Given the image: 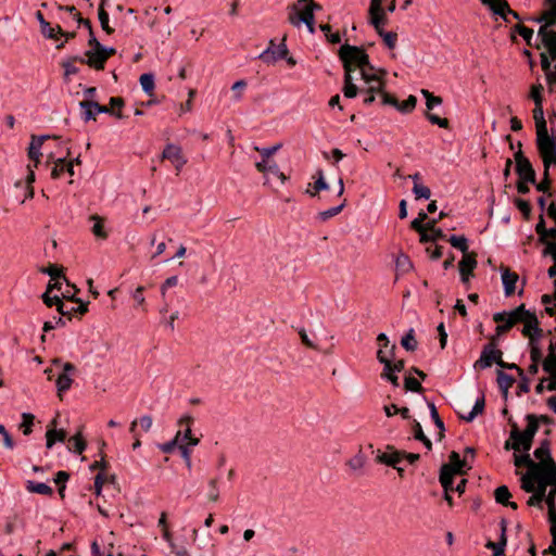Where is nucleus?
I'll return each mask as SVG.
<instances>
[{
    "instance_id": "nucleus-36",
    "label": "nucleus",
    "mask_w": 556,
    "mask_h": 556,
    "mask_svg": "<svg viewBox=\"0 0 556 556\" xmlns=\"http://www.w3.org/2000/svg\"><path fill=\"white\" fill-rule=\"evenodd\" d=\"M98 18L103 31L108 35H112L114 33V28L110 26L109 23V13L104 9V4L100 3L98 8Z\"/></svg>"
},
{
    "instance_id": "nucleus-39",
    "label": "nucleus",
    "mask_w": 556,
    "mask_h": 556,
    "mask_svg": "<svg viewBox=\"0 0 556 556\" xmlns=\"http://www.w3.org/2000/svg\"><path fill=\"white\" fill-rule=\"evenodd\" d=\"M515 466L516 467H521V466H527L528 467V470H536V469H541L542 467L539 466V464L534 463L529 454H525V455H515Z\"/></svg>"
},
{
    "instance_id": "nucleus-35",
    "label": "nucleus",
    "mask_w": 556,
    "mask_h": 556,
    "mask_svg": "<svg viewBox=\"0 0 556 556\" xmlns=\"http://www.w3.org/2000/svg\"><path fill=\"white\" fill-rule=\"evenodd\" d=\"M378 460L388 466L396 468V465L402 460V452L382 453L378 456Z\"/></svg>"
},
{
    "instance_id": "nucleus-15",
    "label": "nucleus",
    "mask_w": 556,
    "mask_h": 556,
    "mask_svg": "<svg viewBox=\"0 0 556 556\" xmlns=\"http://www.w3.org/2000/svg\"><path fill=\"white\" fill-rule=\"evenodd\" d=\"M534 456L540 460V467L546 468L547 470L551 466L556 473V464L551 456L549 442L547 440L542 441L540 446L535 448Z\"/></svg>"
},
{
    "instance_id": "nucleus-50",
    "label": "nucleus",
    "mask_w": 556,
    "mask_h": 556,
    "mask_svg": "<svg viewBox=\"0 0 556 556\" xmlns=\"http://www.w3.org/2000/svg\"><path fill=\"white\" fill-rule=\"evenodd\" d=\"M87 103H96V102L94 101H90V100H85V101H81L79 103L80 108L84 110L83 118H84L85 122H88V121H91V119L94 121L98 112H96L94 108L87 106L86 105Z\"/></svg>"
},
{
    "instance_id": "nucleus-3",
    "label": "nucleus",
    "mask_w": 556,
    "mask_h": 556,
    "mask_svg": "<svg viewBox=\"0 0 556 556\" xmlns=\"http://www.w3.org/2000/svg\"><path fill=\"white\" fill-rule=\"evenodd\" d=\"M359 71L365 86L358 88V92L364 94V104L369 105L376 99L375 92L382 91V89L386 88L384 77L387 71L372 66L369 61L368 64L364 65Z\"/></svg>"
},
{
    "instance_id": "nucleus-22",
    "label": "nucleus",
    "mask_w": 556,
    "mask_h": 556,
    "mask_svg": "<svg viewBox=\"0 0 556 556\" xmlns=\"http://www.w3.org/2000/svg\"><path fill=\"white\" fill-rule=\"evenodd\" d=\"M87 60H85V63L88 64L90 67L94 70H103L106 59L102 51V48L90 50L86 52Z\"/></svg>"
},
{
    "instance_id": "nucleus-7",
    "label": "nucleus",
    "mask_w": 556,
    "mask_h": 556,
    "mask_svg": "<svg viewBox=\"0 0 556 556\" xmlns=\"http://www.w3.org/2000/svg\"><path fill=\"white\" fill-rule=\"evenodd\" d=\"M52 365L61 369L55 380V386L58 395L60 399H62V394L71 389L74 381L73 378L77 372V368L74 364L70 362H62L60 358H54L52 361Z\"/></svg>"
},
{
    "instance_id": "nucleus-62",
    "label": "nucleus",
    "mask_w": 556,
    "mask_h": 556,
    "mask_svg": "<svg viewBox=\"0 0 556 556\" xmlns=\"http://www.w3.org/2000/svg\"><path fill=\"white\" fill-rule=\"evenodd\" d=\"M404 387L407 391H412V392H421L422 391L421 383L414 377H406L404 380Z\"/></svg>"
},
{
    "instance_id": "nucleus-4",
    "label": "nucleus",
    "mask_w": 556,
    "mask_h": 556,
    "mask_svg": "<svg viewBox=\"0 0 556 556\" xmlns=\"http://www.w3.org/2000/svg\"><path fill=\"white\" fill-rule=\"evenodd\" d=\"M316 9H320V7L314 0H298L289 8L288 20L293 26H300L301 23H304L309 33L313 34L315 31L314 10Z\"/></svg>"
},
{
    "instance_id": "nucleus-49",
    "label": "nucleus",
    "mask_w": 556,
    "mask_h": 556,
    "mask_svg": "<svg viewBox=\"0 0 556 556\" xmlns=\"http://www.w3.org/2000/svg\"><path fill=\"white\" fill-rule=\"evenodd\" d=\"M35 416L30 413L22 414V424L21 428L25 435H29L31 433V427L34 425Z\"/></svg>"
},
{
    "instance_id": "nucleus-42",
    "label": "nucleus",
    "mask_w": 556,
    "mask_h": 556,
    "mask_svg": "<svg viewBox=\"0 0 556 556\" xmlns=\"http://www.w3.org/2000/svg\"><path fill=\"white\" fill-rule=\"evenodd\" d=\"M412 228L419 232L420 235V242H430L435 241V237H429L428 232H426V227L424 223H421L418 219H414L410 224Z\"/></svg>"
},
{
    "instance_id": "nucleus-28",
    "label": "nucleus",
    "mask_w": 556,
    "mask_h": 556,
    "mask_svg": "<svg viewBox=\"0 0 556 556\" xmlns=\"http://www.w3.org/2000/svg\"><path fill=\"white\" fill-rule=\"evenodd\" d=\"M193 419L191 416H184L179 419V426L180 427H186L184 432L181 431V434H184V438L182 440H188V445L190 446H195L198 445L199 443V439L197 438H193L191 435V424H192Z\"/></svg>"
},
{
    "instance_id": "nucleus-45",
    "label": "nucleus",
    "mask_w": 556,
    "mask_h": 556,
    "mask_svg": "<svg viewBox=\"0 0 556 556\" xmlns=\"http://www.w3.org/2000/svg\"><path fill=\"white\" fill-rule=\"evenodd\" d=\"M450 462L448 464H445L444 466H452L454 471L458 475L463 473V467L465 465V460L460 459V456L457 452H452L448 457Z\"/></svg>"
},
{
    "instance_id": "nucleus-26",
    "label": "nucleus",
    "mask_w": 556,
    "mask_h": 556,
    "mask_svg": "<svg viewBox=\"0 0 556 556\" xmlns=\"http://www.w3.org/2000/svg\"><path fill=\"white\" fill-rule=\"evenodd\" d=\"M495 501L503 506H508L513 509H517V504L515 502H510L509 498L511 494L506 485H501L494 491Z\"/></svg>"
},
{
    "instance_id": "nucleus-6",
    "label": "nucleus",
    "mask_w": 556,
    "mask_h": 556,
    "mask_svg": "<svg viewBox=\"0 0 556 556\" xmlns=\"http://www.w3.org/2000/svg\"><path fill=\"white\" fill-rule=\"evenodd\" d=\"M526 314V307L523 304L519 305L509 312H498L493 315V320L497 324L495 328L496 336H502L508 332L514 326L522 320V316Z\"/></svg>"
},
{
    "instance_id": "nucleus-10",
    "label": "nucleus",
    "mask_w": 556,
    "mask_h": 556,
    "mask_svg": "<svg viewBox=\"0 0 556 556\" xmlns=\"http://www.w3.org/2000/svg\"><path fill=\"white\" fill-rule=\"evenodd\" d=\"M533 440L530 437H525V433L519 430L517 424H513L509 440L505 443L506 450H514L516 452H528L532 446Z\"/></svg>"
},
{
    "instance_id": "nucleus-30",
    "label": "nucleus",
    "mask_w": 556,
    "mask_h": 556,
    "mask_svg": "<svg viewBox=\"0 0 556 556\" xmlns=\"http://www.w3.org/2000/svg\"><path fill=\"white\" fill-rule=\"evenodd\" d=\"M27 170H28V174L26 176V181H25V186H24V197L21 200L22 204L25 203L26 200L33 199L34 194H35L33 184L35 182L36 176H35V172L31 168L30 164L27 165Z\"/></svg>"
},
{
    "instance_id": "nucleus-21",
    "label": "nucleus",
    "mask_w": 556,
    "mask_h": 556,
    "mask_svg": "<svg viewBox=\"0 0 556 556\" xmlns=\"http://www.w3.org/2000/svg\"><path fill=\"white\" fill-rule=\"evenodd\" d=\"M549 483L551 478L539 483V485L535 486V490L531 492L532 495L529 497L527 504L529 506H539L542 508V503L546 498V488L548 486Z\"/></svg>"
},
{
    "instance_id": "nucleus-61",
    "label": "nucleus",
    "mask_w": 556,
    "mask_h": 556,
    "mask_svg": "<svg viewBox=\"0 0 556 556\" xmlns=\"http://www.w3.org/2000/svg\"><path fill=\"white\" fill-rule=\"evenodd\" d=\"M76 303L78 304L77 306L67 307L65 305V309L67 311L65 316H68V318H71V316L73 314L84 315L85 313H87V311H88V304L87 303H84L80 300H79V302H76Z\"/></svg>"
},
{
    "instance_id": "nucleus-25",
    "label": "nucleus",
    "mask_w": 556,
    "mask_h": 556,
    "mask_svg": "<svg viewBox=\"0 0 556 556\" xmlns=\"http://www.w3.org/2000/svg\"><path fill=\"white\" fill-rule=\"evenodd\" d=\"M457 475L452 466H442L440 470V483L444 491H453V479Z\"/></svg>"
},
{
    "instance_id": "nucleus-5",
    "label": "nucleus",
    "mask_w": 556,
    "mask_h": 556,
    "mask_svg": "<svg viewBox=\"0 0 556 556\" xmlns=\"http://www.w3.org/2000/svg\"><path fill=\"white\" fill-rule=\"evenodd\" d=\"M395 350L396 345L391 344L390 355H386V352L379 349L377 351V359L383 365L381 378L391 382L393 387H399V377L396 374L404 369V361L395 359Z\"/></svg>"
},
{
    "instance_id": "nucleus-19",
    "label": "nucleus",
    "mask_w": 556,
    "mask_h": 556,
    "mask_svg": "<svg viewBox=\"0 0 556 556\" xmlns=\"http://www.w3.org/2000/svg\"><path fill=\"white\" fill-rule=\"evenodd\" d=\"M48 138H49V136H40V137L31 136V140H30V143L28 147L27 154H28L29 160L34 162V164L30 165L34 170H35V168L38 167V164L40 163V157L42 155L40 150L43 144V141Z\"/></svg>"
},
{
    "instance_id": "nucleus-1",
    "label": "nucleus",
    "mask_w": 556,
    "mask_h": 556,
    "mask_svg": "<svg viewBox=\"0 0 556 556\" xmlns=\"http://www.w3.org/2000/svg\"><path fill=\"white\" fill-rule=\"evenodd\" d=\"M339 58L344 68L343 94L349 99L355 98L358 93V87L353 83L352 73L356 68L361 70L364 65H367L369 56L362 47L345 43L340 47Z\"/></svg>"
},
{
    "instance_id": "nucleus-54",
    "label": "nucleus",
    "mask_w": 556,
    "mask_h": 556,
    "mask_svg": "<svg viewBox=\"0 0 556 556\" xmlns=\"http://www.w3.org/2000/svg\"><path fill=\"white\" fill-rule=\"evenodd\" d=\"M428 406H429V409H430L431 418H432L434 425L439 428L440 435L443 437L444 422L440 418L435 405L433 403H429Z\"/></svg>"
},
{
    "instance_id": "nucleus-16",
    "label": "nucleus",
    "mask_w": 556,
    "mask_h": 556,
    "mask_svg": "<svg viewBox=\"0 0 556 556\" xmlns=\"http://www.w3.org/2000/svg\"><path fill=\"white\" fill-rule=\"evenodd\" d=\"M80 164L79 157H76L71 161H66L65 157H60L54 161V166L51 170V177L53 179L60 178L64 173H67L70 176L74 175V164Z\"/></svg>"
},
{
    "instance_id": "nucleus-8",
    "label": "nucleus",
    "mask_w": 556,
    "mask_h": 556,
    "mask_svg": "<svg viewBox=\"0 0 556 556\" xmlns=\"http://www.w3.org/2000/svg\"><path fill=\"white\" fill-rule=\"evenodd\" d=\"M543 17L544 11H542L539 16L533 17L532 21L542 24L538 36L541 38L543 46L546 48L552 59H556V31L551 28V26L556 24V18L549 22Z\"/></svg>"
},
{
    "instance_id": "nucleus-40",
    "label": "nucleus",
    "mask_w": 556,
    "mask_h": 556,
    "mask_svg": "<svg viewBox=\"0 0 556 556\" xmlns=\"http://www.w3.org/2000/svg\"><path fill=\"white\" fill-rule=\"evenodd\" d=\"M526 418H527L528 425L522 432L525 433V437H530L533 440L535 433L539 430L538 417L535 415L529 414V415H527Z\"/></svg>"
},
{
    "instance_id": "nucleus-51",
    "label": "nucleus",
    "mask_w": 556,
    "mask_h": 556,
    "mask_svg": "<svg viewBox=\"0 0 556 556\" xmlns=\"http://www.w3.org/2000/svg\"><path fill=\"white\" fill-rule=\"evenodd\" d=\"M416 103H417L416 97L410 94L403 102H401V103L399 102L397 110L402 113L412 112L415 109Z\"/></svg>"
},
{
    "instance_id": "nucleus-63",
    "label": "nucleus",
    "mask_w": 556,
    "mask_h": 556,
    "mask_svg": "<svg viewBox=\"0 0 556 556\" xmlns=\"http://www.w3.org/2000/svg\"><path fill=\"white\" fill-rule=\"evenodd\" d=\"M515 30L525 39V41L530 45V41L533 37V29L522 25V24H517L515 26Z\"/></svg>"
},
{
    "instance_id": "nucleus-46",
    "label": "nucleus",
    "mask_w": 556,
    "mask_h": 556,
    "mask_svg": "<svg viewBox=\"0 0 556 556\" xmlns=\"http://www.w3.org/2000/svg\"><path fill=\"white\" fill-rule=\"evenodd\" d=\"M542 11H544V20L552 22L556 18V0H544Z\"/></svg>"
},
{
    "instance_id": "nucleus-37",
    "label": "nucleus",
    "mask_w": 556,
    "mask_h": 556,
    "mask_svg": "<svg viewBox=\"0 0 556 556\" xmlns=\"http://www.w3.org/2000/svg\"><path fill=\"white\" fill-rule=\"evenodd\" d=\"M514 383L515 378L513 376L507 375L501 370L497 372V384L505 395L508 393V390L514 386Z\"/></svg>"
},
{
    "instance_id": "nucleus-29",
    "label": "nucleus",
    "mask_w": 556,
    "mask_h": 556,
    "mask_svg": "<svg viewBox=\"0 0 556 556\" xmlns=\"http://www.w3.org/2000/svg\"><path fill=\"white\" fill-rule=\"evenodd\" d=\"M25 488L29 493H36L48 496H51L53 494L52 488L43 482L28 480L26 481Z\"/></svg>"
},
{
    "instance_id": "nucleus-27",
    "label": "nucleus",
    "mask_w": 556,
    "mask_h": 556,
    "mask_svg": "<svg viewBox=\"0 0 556 556\" xmlns=\"http://www.w3.org/2000/svg\"><path fill=\"white\" fill-rule=\"evenodd\" d=\"M489 8L494 14L500 15L505 20L507 14L513 15L515 18H519L518 14L509 8L506 0H497L489 5Z\"/></svg>"
},
{
    "instance_id": "nucleus-57",
    "label": "nucleus",
    "mask_w": 556,
    "mask_h": 556,
    "mask_svg": "<svg viewBox=\"0 0 556 556\" xmlns=\"http://www.w3.org/2000/svg\"><path fill=\"white\" fill-rule=\"evenodd\" d=\"M413 192L416 199H426L428 200L431 197V190L421 184H415L413 187Z\"/></svg>"
},
{
    "instance_id": "nucleus-59",
    "label": "nucleus",
    "mask_w": 556,
    "mask_h": 556,
    "mask_svg": "<svg viewBox=\"0 0 556 556\" xmlns=\"http://www.w3.org/2000/svg\"><path fill=\"white\" fill-rule=\"evenodd\" d=\"M344 206H345V200H343L342 203L339 204L338 206H334V207H331V208L326 210L324 212H320L319 213V218L321 220H327V219L338 215L343 210Z\"/></svg>"
},
{
    "instance_id": "nucleus-18",
    "label": "nucleus",
    "mask_w": 556,
    "mask_h": 556,
    "mask_svg": "<svg viewBox=\"0 0 556 556\" xmlns=\"http://www.w3.org/2000/svg\"><path fill=\"white\" fill-rule=\"evenodd\" d=\"M370 23L374 25L377 33L383 30V25L387 21L382 7L378 0H371L369 7Z\"/></svg>"
},
{
    "instance_id": "nucleus-64",
    "label": "nucleus",
    "mask_w": 556,
    "mask_h": 556,
    "mask_svg": "<svg viewBox=\"0 0 556 556\" xmlns=\"http://www.w3.org/2000/svg\"><path fill=\"white\" fill-rule=\"evenodd\" d=\"M426 117L428 118V121L433 124V125H438L439 127L441 128H447L448 125H450V122L447 118L445 117H440L435 114H432V113H427L426 114Z\"/></svg>"
},
{
    "instance_id": "nucleus-33",
    "label": "nucleus",
    "mask_w": 556,
    "mask_h": 556,
    "mask_svg": "<svg viewBox=\"0 0 556 556\" xmlns=\"http://www.w3.org/2000/svg\"><path fill=\"white\" fill-rule=\"evenodd\" d=\"M47 447L51 448L55 442H64L66 439V432L63 429H48L46 433Z\"/></svg>"
},
{
    "instance_id": "nucleus-53",
    "label": "nucleus",
    "mask_w": 556,
    "mask_h": 556,
    "mask_svg": "<svg viewBox=\"0 0 556 556\" xmlns=\"http://www.w3.org/2000/svg\"><path fill=\"white\" fill-rule=\"evenodd\" d=\"M42 271L48 274L51 277V280H56V279L62 278L66 281V278L63 275V268L59 267L58 265L51 264L47 268H45Z\"/></svg>"
},
{
    "instance_id": "nucleus-34",
    "label": "nucleus",
    "mask_w": 556,
    "mask_h": 556,
    "mask_svg": "<svg viewBox=\"0 0 556 556\" xmlns=\"http://www.w3.org/2000/svg\"><path fill=\"white\" fill-rule=\"evenodd\" d=\"M90 220L93 222L92 226V233L102 240H105L108 238V232L104 229V219L99 215H91Z\"/></svg>"
},
{
    "instance_id": "nucleus-47",
    "label": "nucleus",
    "mask_w": 556,
    "mask_h": 556,
    "mask_svg": "<svg viewBox=\"0 0 556 556\" xmlns=\"http://www.w3.org/2000/svg\"><path fill=\"white\" fill-rule=\"evenodd\" d=\"M421 94L426 99V106L428 110H432L435 105L442 104V98L439 96H434L427 89H421Z\"/></svg>"
},
{
    "instance_id": "nucleus-52",
    "label": "nucleus",
    "mask_w": 556,
    "mask_h": 556,
    "mask_svg": "<svg viewBox=\"0 0 556 556\" xmlns=\"http://www.w3.org/2000/svg\"><path fill=\"white\" fill-rule=\"evenodd\" d=\"M378 34H379V36L382 37L384 45L389 49L392 50V49L395 48L396 41H397V34L396 33L382 30V31H380Z\"/></svg>"
},
{
    "instance_id": "nucleus-31",
    "label": "nucleus",
    "mask_w": 556,
    "mask_h": 556,
    "mask_svg": "<svg viewBox=\"0 0 556 556\" xmlns=\"http://www.w3.org/2000/svg\"><path fill=\"white\" fill-rule=\"evenodd\" d=\"M42 301L48 307L56 306L58 312L61 315H66L67 311L65 309V304L59 295H51L50 292H45L42 294Z\"/></svg>"
},
{
    "instance_id": "nucleus-9",
    "label": "nucleus",
    "mask_w": 556,
    "mask_h": 556,
    "mask_svg": "<svg viewBox=\"0 0 556 556\" xmlns=\"http://www.w3.org/2000/svg\"><path fill=\"white\" fill-rule=\"evenodd\" d=\"M554 468L549 466V469L541 468L536 470H528L521 478V489L530 493L535 490V486L539 485L542 481L547 480L548 478L554 477Z\"/></svg>"
},
{
    "instance_id": "nucleus-38",
    "label": "nucleus",
    "mask_w": 556,
    "mask_h": 556,
    "mask_svg": "<svg viewBox=\"0 0 556 556\" xmlns=\"http://www.w3.org/2000/svg\"><path fill=\"white\" fill-rule=\"evenodd\" d=\"M68 448L74 453L81 454L86 448V441L80 433H76L68 440Z\"/></svg>"
},
{
    "instance_id": "nucleus-58",
    "label": "nucleus",
    "mask_w": 556,
    "mask_h": 556,
    "mask_svg": "<svg viewBox=\"0 0 556 556\" xmlns=\"http://www.w3.org/2000/svg\"><path fill=\"white\" fill-rule=\"evenodd\" d=\"M379 94L380 96V100H381V104L382 105H392V106H395L397 109V105H399V101L397 99L386 92L384 89H382V91H376L375 94Z\"/></svg>"
},
{
    "instance_id": "nucleus-23",
    "label": "nucleus",
    "mask_w": 556,
    "mask_h": 556,
    "mask_svg": "<svg viewBox=\"0 0 556 556\" xmlns=\"http://www.w3.org/2000/svg\"><path fill=\"white\" fill-rule=\"evenodd\" d=\"M288 54V49L285 43H281L277 47L276 50H273L270 47L266 49L264 52L260 54V59L265 63H273L277 60L285 59Z\"/></svg>"
},
{
    "instance_id": "nucleus-56",
    "label": "nucleus",
    "mask_w": 556,
    "mask_h": 556,
    "mask_svg": "<svg viewBox=\"0 0 556 556\" xmlns=\"http://www.w3.org/2000/svg\"><path fill=\"white\" fill-rule=\"evenodd\" d=\"M396 267L403 273H407L413 268L409 257L405 254H400L395 261Z\"/></svg>"
},
{
    "instance_id": "nucleus-12",
    "label": "nucleus",
    "mask_w": 556,
    "mask_h": 556,
    "mask_svg": "<svg viewBox=\"0 0 556 556\" xmlns=\"http://www.w3.org/2000/svg\"><path fill=\"white\" fill-rule=\"evenodd\" d=\"M515 161H516V173H517L519 179L534 184L535 182V172L532 167V164L523 155L521 150H519L518 152L515 153Z\"/></svg>"
},
{
    "instance_id": "nucleus-41",
    "label": "nucleus",
    "mask_w": 556,
    "mask_h": 556,
    "mask_svg": "<svg viewBox=\"0 0 556 556\" xmlns=\"http://www.w3.org/2000/svg\"><path fill=\"white\" fill-rule=\"evenodd\" d=\"M85 63L83 58H73L63 62L62 66L64 68L65 77H70L72 75H76L78 73V67L75 65V62Z\"/></svg>"
},
{
    "instance_id": "nucleus-24",
    "label": "nucleus",
    "mask_w": 556,
    "mask_h": 556,
    "mask_svg": "<svg viewBox=\"0 0 556 556\" xmlns=\"http://www.w3.org/2000/svg\"><path fill=\"white\" fill-rule=\"evenodd\" d=\"M506 543H507L506 521L502 520L501 521V536H500L498 542H489L486 544V547L493 549L494 556H504V548L506 546Z\"/></svg>"
},
{
    "instance_id": "nucleus-11",
    "label": "nucleus",
    "mask_w": 556,
    "mask_h": 556,
    "mask_svg": "<svg viewBox=\"0 0 556 556\" xmlns=\"http://www.w3.org/2000/svg\"><path fill=\"white\" fill-rule=\"evenodd\" d=\"M502 351L495 348V343L486 344L480 355V358L475 363L476 369H485L492 366L493 363L500 362L502 358Z\"/></svg>"
},
{
    "instance_id": "nucleus-2",
    "label": "nucleus",
    "mask_w": 556,
    "mask_h": 556,
    "mask_svg": "<svg viewBox=\"0 0 556 556\" xmlns=\"http://www.w3.org/2000/svg\"><path fill=\"white\" fill-rule=\"evenodd\" d=\"M533 118L536 125L538 151L543 165L549 167L552 164H556V137L552 138L547 134L542 104H539V106L535 105L533 110Z\"/></svg>"
},
{
    "instance_id": "nucleus-14",
    "label": "nucleus",
    "mask_w": 556,
    "mask_h": 556,
    "mask_svg": "<svg viewBox=\"0 0 556 556\" xmlns=\"http://www.w3.org/2000/svg\"><path fill=\"white\" fill-rule=\"evenodd\" d=\"M163 160H168L174 165L175 169L177 170V174L180 173L182 167L187 163V159L182 154V150L179 146L168 143L162 153Z\"/></svg>"
},
{
    "instance_id": "nucleus-55",
    "label": "nucleus",
    "mask_w": 556,
    "mask_h": 556,
    "mask_svg": "<svg viewBox=\"0 0 556 556\" xmlns=\"http://www.w3.org/2000/svg\"><path fill=\"white\" fill-rule=\"evenodd\" d=\"M320 30L325 34L329 42L339 43L341 41L340 34L338 31L331 33V26L329 24L320 25Z\"/></svg>"
},
{
    "instance_id": "nucleus-48",
    "label": "nucleus",
    "mask_w": 556,
    "mask_h": 556,
    "mask_svg": "<svg viewBox=\"0 0 556 556\" xmlns=\"http://www.w3.org/2000/svg\"><path fill=\"white\" fill-rule=\"evenodd\" d=\"M402 346L407 351H415L417 349V341L414 336V330L410 329L401 340Z\"/></svg>"
},
{
    "instance_id": "nucleus-20",
    "label": "nucleus",
    "mask_w": 556,
    "mask_h": 556,
    "mask_svg": "<svg viewBox=\"0 0 556 556\" xmlns=\"http://www.w3.org/2000/svg\"><path fill=\"white\" fill-rule=\"evenodd\" d=\"M519 279V276L511 271L509 268H502V281L504 286V292L506 296H509L516 291V283Z\"/></svg>"
},
{
    "instance_id": "nucleus-60",
    "label": "nucleus",
    "mask_w": 556,
    "mask_h": 556,
    "mask_svg": "<svg viewBox=\"0 0 556 556\" xmlns=\"http://www.w3.org/2000/svg\"><path fill=\"white\" fill-rule=\"evenodd\" d=\"M543 369L548 374L556 372V354L551 352L543 362Z\"/></svg>"
},
{
    "instance_id": "nucleus-13",
    "label": "nucleus",
    "mask_w": 556,
    "mask_h": 556,
    "mask_svg": "<svg viewBox=\"0 0 556 556\" xmlns=\"http://www.w3.org/2000/svg\"><path fill=\"white\" fill-rule=\"evenodd\" d=\"M523 328L521 333L523 337L529 338L530 341H534L541 337L542 329L539 327V320L534 313L526 309V314L522 316Z\"/></svg>"
},
{
    "instance_id": "nucleus-44",
    "label": "nucleus",
    "mask_w": 556,
    "mask_h": 556,
    "mask_svg": "<svg viewBox=\"0 0 556 556\" xmlns=\"http://www.w3.org/2000/svg\"><path fill=\"white\" fill-rule=\"evenodd\" d=\"M448 242L453 248L460 250L464 253V255L468 254V240L466 237L453 235L450 237Z\"/></svg>"
},
{
    "instance_id": "nucleus-43",
    "label": "nucleus",
    "mask_w": 556,
    "mask_h": 556,
    "mask_svg": "<svg viewBox=\"0 0 556 556\" xmlns=\"http://www.w3.org/2000/svg\"><path fill=\"white\" fill-rule=\"evenodd\" d=\"M140 85L144 92L152 94L154 90V76L150 73L142 74L139 78Z\"/></svg>"
},
{
    "instance_id": "nucleus-17",
    "label": "nucleus",
    "mask_w": 556,
    "mask_h": 556,
    "mask_svg": "<svg viewBox=\"0 0 556 556\" xmlns=\"http://www.w3.org/2000/svg\"><path fill=\"white\" fill-rule=\"evenodd\" d=\"M477 254L469 253L465 254L462 261L458 264L459 274L463 282H468L469 277L473 274L475 268L477 267Z\"/></svg>"
},
{
    "instance_id": "nucleus-32",
    "label": "nucleus",
    "mask_w": 556,
    "mask_h": 556,
    "mask_svg": "<svg viewBox=\"0 0 556 556\" xmlns=\"http://www.w3.org/2000/svg\"><path fill=\"white\" fill-rule=\"evenodd\" d=\"M484 406H485V401H484V395H481L480 397L477 399L472 409L466 414V415H462L460 418L467 422H470L472 421L478 415L482 414L483 410H484Z\"/></svg>"
}]
</instances>
